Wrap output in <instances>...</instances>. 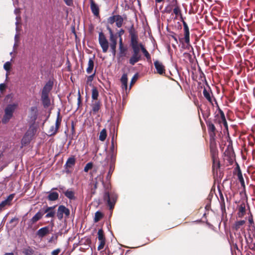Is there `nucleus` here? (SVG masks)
Returning a JSON list of instances; mask_svg holds the SVG:
<instances>
[{
	"mask_svg": "<svg viewBox=\"0 0 255 255\" xmlns=\"http://www.w3.org/2000/svg\"><path fill=\"white\" fill-rule=\"evenodd\" d=\"M124 32H125L124 30V29H121L119 30V32H118L119 36L120 37H122V35L123 34H124Z\"/></svg>",
	"mask_w": 255,
	"mask_h": 255,
	"instance_id": "56",
	"label": "nucleus"
},
{
	"mask_svg": "<svg viewBox=\"0 0 255 255\" xmlns=\"http://www.w3.org/2000/svg\"><path fill=\"white\" fill-rule=\"evenodd\" d=\"M48 195L47 197V199L50 201H54L58 199L59 194L56 192L49 191L47 192Z\"/></svg>",
	"mask_w": 255,
	"mask_h": 255,
	"instance_id": "23",
	"label": "nucleus"
},
{
	"mask_svg": "<svg viewBox=\"0 0 255 255\" xmlns=\"http://www.w3.org/2000/svg\"><path fill=\"white\" fill-rule=\"evenodd\" d=\"M117 199V195L114 192H106L104 195V200L107 202L110 209L114 208Z\"/></svg>",
	"mask_w": 255,
	"mask_h": 255,
	"instance_id": "5",
	"label": "nucleus"
},
{
	"mask_svg": "<svg viewBox=\"0 0 255 255\" xmlns=\"http://www.w3.org/2000/svg\"><path fill=\"white\" fill-rule=\"evenodd\" d=\"M121 81L122 84V88L125 89V90H127L128 87V75L127 74L124 73L123 74L121 79Z\"/></svg>",
	"mask_w": 255,
	"mask_h": 255,
	"instance_id": "28",
	"label": "nucleus"
},
{
	"mask_svg": "<svg viewBox=\"0 0 255 255\" xmlns=\"http://www.w3.org/2000/svg\"><path fill=\"white\" fill-rule=\"evenodd\" d=\"M65 3L68 5L71 6L73 4V0H63Z\"/></svg>",
	"mask_w": 255,
	"mask_h": 255,
	"instance_id": "54",
	"label": "nucleus"
},
{
	"mask_svg": "<svg viewBox=\"0 0 255 255\" xmlns=\"http://www.w3.org/2000/svg\"><path fill=\"white\" fill-rule=\"evenodd\" d=\"M249 222L251 225L254 223L252 216H251L250 217H249Z\"/></svg>",
	"mask_w": 255,
	"mask_h": 255,
	"instance_id": "58",
	"label": "nucleus"
},
{
	"mask_svg": "<svg viewBox=\"0 0 255 255\" xmlns=\"http://www.w3.org/2000/svg\"><path fill=\"white\" fill-rule=\"evenodd\" d=\"M17 107V103H13L7 105L4 109V115L1 119L2 124H5L9 121L12 118L13 113Z\"/></svg>",
	"mask_w": 255,
	"mask_h": 255,
	"instance_id": "2",
	"label": "nucleus"
},
{
	"mask_svg": "<svg viewBox=\"0 0 255 255\" xmlns=\"http://www.w3.org/2000/svg\"><path fill=\"white\" fill-rule=\"evenodd\" d=\"M76 162L75 158L74 156L70 157L68 158L65 164V166L66 168L69 167L70 168L74 166Z\"/></svg>",
	"mask_w": 255,
	"mask_h": 255,
	"instance_id": "30",
	"label": "nucleus"
},
{
	"mask_svg": "<svg viewBox=\"0 0 255 255\" xmlns=\"http://www.w3.org/2000/svg\"><path fill=\"white\" fill-rule=\"evenodd\" d=\"M65 196L70 200L75 199V193L71 189H68L64 192Z\"/></svg>",
	"mask_w": 255,
	"mask_h": 255,
	"instance_id": "32",
	"label": "nucleus"
},
{
	"mask_svg": "<svg viewBox=\"0 0 255 255\" xmlns=\"http://www.w3.org/2000/svg\"><path fill=\"white\" fill-rule=\"evenodd\" d=\"M44 213L41 211H39L30 220L29 222L31 225L34 224L38 220H39L42 216Z\"/></svg>",
	"mask_w": 255,
	"mask_h": 255,
	"instance_id": "22",
	"label": "nucleus"
},
{
	"mask_svg": "<svg viewBox=\"0 0 255 255\" xmlns=\"http://www.w3.org/2000/svg\"><path fill=\"white\" fill-rule=\"evenodd\" d=\"M14 13L16 15V21L15 22V24L17 25L18 23V21L20 19V17L19 16V13H20V9L18 8H15L14 10Z\"/></svg>",
	"mask_w": 255,
	"mask_h": 255,
	"instance_id": "45",
	"label": "nucleus"
},
{
	"mask_svg": "<svg viewBox=\"0 0 255 255\" xmlns=\"http://www.w3.org/2000/svg\"><path fill=\"white\" fill-rule=\"evenodd\" d=\"M10 63L9 62H6L4 64L3 68L6 71H8L10 69Z\"/></svg>",
	"mask_w": 255,
	"mask_h": 255,
	"instance_id": "51",
	"label": "nucleus"
},
{
	"mask_svg": "<svg viewBox=\"0 0 255 255\" xmlns=\"http://www.w3.org/2000/svg\"><path fill=\"white\" fill-rule=\"evenodd\" d=\"M107 137V131L105 128L103 129L100 133L99 135V139L101 141H104Z\"/></svg>",
	"mask_w": 255,
	"mask_h": 255,
	"instance_id": "38",
	"label": "nucleus"
},
{
	"mask_svg": "<svg viewBox=\"0 0 255 255\" xmlns=\"http://www.w3.org/2000/svg\"><path fill=\"white\" fill-rule=\"evenodd\" d=\"M61 121H62V119H61V118L60 117V112L59 111L57 113L55 127L57 128H59L60 125L61 124Z\"/></svg>",
	"mask_w": 255,
	"mask_h": 255,
	"instance_id": "42",
	"label": "nucleus"
},
{
	"mask_svg": "<svg viewBox=\"0 0 255 255\" xmlns=\"http://www.w3.org/2000/svg\"><path fill=\"white\" fill-rule=\"evenodd\" d=\"M116 24L118 27H121L123 23L124 19L120 15H116Z\"/></svg>",
	"mask_w": 255,
	"mask_h": 255,
	"instance_id": "33",
	"label": "nucleus"
},
{
	"mask_svg": "<svg viewBox=\"0 0 255 255\" xmlns=\"http://www.w3.org/2000/svg\"><path fill=\"white\" fill-rule=\"evenodd\" d=\"M24 255H32L34 253V250L30 247L25 248L23 251Z\"/></svg>",
	"mask_w": 255,
	"mask_h": 255,
	"instance_id": "41",
	"label": "nucleus"
},
{
	"mask_svg": "<svg viewBox=\"0 0 255 255\" xmlns=\"http://www.w3.org/2000/svg\"><path fill=\"white\" fill-rule=\"evenodd\" d=\"M107 29L108 30L110 33V46L111 50V52L114 56L116 55V46L117 44V36L116 34H114L112 29L108 26L107 27Z\"/></svg>",
	"mask_w": 255,
	"mask_h": 255,
	"instance_id": "6",
	"label": "nucleus"
},
{
	"mask_svg": "<svg viewBox=\"0 0 255 255\" xmlns=\"http://www.w3.org/2000/svg\"><path fill=\"white\" fill-rule=\"evenodd\" d=\"M55 208V206H52V207H47L46 209L44 210L43 213L44 214L45 213H46L45 215V218H53L54 217L55 215V211L54 210V209Z\"/></svg>",
	"mask_w": 255,
	"mask_h": 255,
	"instance_id": "15",
	"label": "nucleus"
},
{
	"mask_svg": "<svg viewBox=\"0 0 255 255\" xmlns=\"http://www.w3.org/2000/svg\"><path fill=\"white\" fill-rule=\"evenodd\" d=\"M214 101L215 102V104L217 107V110L218 111L219 113L216 115L215 116V122L218 123L219 124H223L226 130H228V127L227 122L226 121L225 114L223 111L219 108L218 106V104L216 101V100L214 98Z\"/></svg>",
	"mask_w": 255,
	"mask_h": 255,
	"instance_id": "3",
	"label": "nucleus"
},
{
	"mask_svg": "<svg viewBox=\"0 0 255 255\" xmlns=\"http://www.w3.org/2000/svg\"><path fill=\"white\" fill-rule=\"evenodd\" d=\"M98 240L99 241H105L104 232L102 229H99L98 232Z\"/></svg>",
	"mask_w": 255,
	"mask_h": 255,
	"instance_id": "43",
	"label": "nucleus"
},
{
	"mask_svg": "<svg viewBox=\"0 0 255 255\" xmlns=\"http://www.w3.org/2000/svg\"><path fill=\"white\" fill-rule=\"evenodd\" d=\"M132 55L129 59V63L131 65H134L136 63L141 60V48L140 47H131Z\"/></svg>",
	"mask_w": 255,
	"mask_h": 255,
	"instance_id": "4",
	"label": "nucleus"
},
{
	"mask_svg": "<svg viewBox=\"0 0 255 255\" xmlns=\"http://www.w3.org/2000/svg\"><path fill=\"white\" fill-rule=\"evenodd\" d=\"M94 66V62L93 58H90L89 59L88 63V67L86 69V72L88 74H91L93 70Z\"/></svg>",
	"mask_w": 255,
	"mask_h": 255,
	"instance_id": "27",
	"label": "nucleus"
},
{
	"mask_svg": "<svg viewBox=\"0 0 255 255\" xmlns=\"http://www.w3.org/2000/svg\"><path fill=\"white\" fill-rule=\"evenodd\" d=\"M116 15L109 17L108 18V22L111 24H113L116 21Z\"/></svg>",
	"mask_w": 255,
	"mask_h": 255,
	"instance_id": "49",
	"label": "nucleus"
},
{
	"mask_svg": "<svg viewBox=\"0 0 255 255\" xmlns=\"http://www.w3.org/2000/svg\"><path fill=\"white\" fill-rule=\"evenodd\" d=\"M65 188L64 186L62 185H59L58 187L56 188H53L51 190H59V191H64L65 190Z\"/></svg>",
	"mask_w": 255,
	"mask_h": 255,
	"instance_id": "52",
	"label": "nucleus"
},
{
	"mask_svg": "<svg viewBox=\"0 0 255 255\" xmlns=\"http://www.w3.org/2000/svg\"><path fill=\"white\" fill-rule=\"evenodd\" d=\"M206 124L210 136L212 138H214L215 136L216 130V128L214 125L211 121H208Z\"/></svg>",
	"mask_w": 255,
	"mask_h": 255,
	"instance_id": "17",
	"label": "nucleus"
},
{
	"mask_svg": "<svg viewBox=\"0 0 255 255\" xmlns=\"http://www.w3.org/2000/svg\"><path fill=\"white\" fill-rule=\"evenodd\" d=\"M13 1V3L14 5H15V4H17L18 3V0H12Z\"/></svg>",
	"mask_w": 255,
	"mask_h": 255,
	"instance_id": "63",
	"label": "nucleus"
},
{
	"mask_svg": "<svg viewBox=\"0 0 255 255\" xmlns=\"http://www.w3.org/2000/svg\"><path fill=\"white\" fill-rule=\"evenodd\" d=\"M53 85V82L49 80L44 86L42 90L41 100L45 108L49 107L50 105V100L49 97V94L52 89Z\"/></svg>",
	"mask_w": 255,
	"mask_h": 255,
	"instance_id": "1",
	"label": "nucleus"
},
{
	"mask_svg": "<svg viewBox=\"0 0 255 255\" xmlns=\"http://www.w3.org/2000/svg\"><path fill=\"white\" fill-rule=\"evenodd\" d=\"M98 40L103 52L106 53L108 50L109 45L108 41L103 32H99Z\"/></svg>",
	"mask_w": 255,
	"mask_h": 255,
	"instance_id": "8",
	"label": "nucleus"
},
{
	"mask_svg": "<svg viewBox=\"0 0 255 255\" xmlns=\"http://www.w3.org/2000/svg\"><path fill=\"white\" fill-rule=\"evenodd\" d=\"M130 45L131 47H140V45H143L141 43L138 42V35H133L132 36H130Z\"/></svg>",
	"mask_w": 255,
	"mask_h": 255,
	"instance_id": "19",
	"label": "nucleus"
},
{
	"mask_svg": "<svg viewBox=\"0 0 255 255\" xmlns=\"http://www.w3.org/2000/svg\"><path fill=\"white\" fill-rule=\"evenodd\" d=\"M165 10L167 13H169L171 11V8L169 5H168L165 7Z\"/></svg>",
	"mask_w": 255,
	"mask_h": 255,
	"instance_id": "55",
	"label": "nucleus"
},
{
	"mask_svg": "<svg viewBox=\"0 0 255 255\" xmlns=\"http://www.w3.org/2000/svg\"><path fill=\"white\" fill-rule=\"evenodd\" d=\"M140 48H141V52H142L144 56L147 59V61L151 63V58L150 54L148 52V51L146 49L144 45H140Z\"/></svg>",
	"mask_w": 255,
	"mask_h": 255,
	"instance_id": "26",
	"label": "nucleus"
},
{
	"mask_svg": "<svg viewBox=\"0 0 255 255\" xmlns=\"http://www.w3.org/2000/svg\"><path fill=\"white\" fill-rule=\"evenodd\" d=\"M36 131V128L34 127V125H32L31 124L30 126H29V128L27 130V131L25 132L26 134L28 135L31 138H32V137L34 136L35 133Z\"/></svg>",
	"mask_w": 255,
	"mask_h": 255,
	"instance_id": "25",
	"label": "nucleus"
},
{
	"mask_svg": "<svg viewBox=\"0 0 255 255\" xmlns=\"http://www.w3.org/2000/svg\"><path fill=\"white\" fill-rule=\"evenodd\" d=\"M114 168H115V166H114V165L113 163H111L110 164V168H109V171H108V173L107 175V176H106V180L107 181H109L111 179V175L114 170Z\"/></svg>",
	"mask_w": 255,
	"mask_h": 255,
	"instance_id": "35",
	"label": "nucleus"
},
{
	"mask_svg": "<svg viewBox=\"0 0 255 255\" xmlns=\"http://www.w3.org/2000/svg\"><path fill=\"white\" fill-rule=\"evenodd\" d=\"M128 32H129L130 37L132 36L133 35L134 36V35H137L133 25H132L130 26V27L129 28Z\"/></svg>",
	"mask_w": 255,
	"mask_h": 255,
	"instance_id": "46",
	"label": "nucleus"
},
{
	"mask_svg": "<svg viewBox=\"0 0 255 255\" xmlns=\"http://www.w3.org/2000/svg\"><path fill=\"white\" fill-rule=\"evenodd\" d=\"M173 4L175 6L173 8V13L176 15V16H179L182 14L181 10L180 7L177 4L176 0H174L172 1Z\"/></svg>",
	"mask_w": 255,
	"mask_h": 255,
	"instance_id": "29",
	"label": "nucleus"
},
{
	"mask_svg": "<svg viewBox=\"0 0 255 255\" xmlns=\"http://www.w3.org/2000/svg\"><path fill=\"white\" fill-rule=\"evenodd\" d=\"M123 41H122V38L120 37V40H119V47H123Z\"/></svg>",
	"mask_w": 255,
	"mask_h": 255,
	"instance_id": "59",
	"label": "nucleus"
},
{
	"mask_svg": "<svg viewBox=\"0 0 255 255\" xmlns=\"http://www.w3.org/2000/svg\"><path fill=\"white\" fill-rule=\"evenodd\" d=\"M110 150L111 152V158L112 160H115V147H114V139L113 138L112 140L111 141V146L110 147Z\"/></svg>",
	"mask_w": 255,
	"mask_h": 255,
	"instance_id": "37",
	"label": "nucleus"
},
{
	"mask_svg": "<svg viewBox=\"0 0 255 255\" xmlns=\"http://www.w3.org/2000/svg\"><path fill=\"white\" fill-rule=\"evenodd\" d=\"M96 74V70H95L94 72L91 74V75H89L87 77V80H86V84L87 85H89V86H91L92 85V81L94 80V78Z\"/></svg>",
	"mask_w": 255,
	"mask_h": 255,
	"instance_id": "36",
	"label": "nucleus"
},
{
	"mask_svg": "<svg viewBox=\"0 0 255 255\" xmlns=\"http://www.w3.org/2000/svg\"><path fill=\"white\" fill-rule=\"evenodd\" d=\"M58 129L59 128L54 126H51L48 132L49 135L52 136L55 135L57 133Z\"/></svg>",
	"mask_w": 255,
	"mask_h": 255,
	"instance_id": "40",
	"label": "nucleus"
},
{
	"mask_svg": "<svg viewBox=\"0 0 255 255\" xmlns=\"http://www.w3.org/2000/svg\"><path fill=\"white\" fill-rule=\"evenodd\" d=\"M49 233V228L48 226L44 227L39 229L36 232V235L40 239H42Z\"/></svg>",
	"mask_w": 255,
	"mask_h": 255,
	"instance_id": "16",
	"label": "nucleus"
},
{
	"mask_svg": "<svg viewBox=\"0 0 255 255\" xmlns=\"http://www.w3.org/2000/svg\"><path fill=\"white\" fill-rule=\"evenodd\" d=\"M171 37L174 39V40L175 41V42L176 43H178V40H177V38H176V37L174 35H172Z\"/></svg>",
	"mask_w": 255,
	"mask_h": 255,
	"instance_id": "61",
	"label": "nucleus"
},
{
	"mask_svg": "<svg viewBox=\"0 0 255 255\" xmlns=\"http://www.w3.org/2000/svg\"><path fill=\"white\" fill-rule=\"evenodd\" d=\"M15 194H11L7 196L6 199L0 203V211L2 210L6 205H10L11 202L14 197Z\"/></svg>",
	"mask_w": 255,
	"mask_h": 255,
	"instance_id": "13",
	"label": "nucleus"
},
{
	"mask_svg": "<svg viewBox=\"0 0 255 255\" xmlns=\"http://www.w3.org/2000/svg\"><path fill=\"white\" fill-rule=\"evenodd\" d=\"M93 167V163L92 162H88L87 163L84 167V171L87 172Z\"/></svg>",
	"mask_w": 255,
	"mask_h": 255,
	"instance_id": "48",
	"label": "nucleus"
},
{
	"mask_svg": "<svg viewBox=\"0 0 255 255\" xmlns=\"http://www.w3.org/2000/svg\"><path fill=\"white\" fill-rule=\"evenodd\" d=\"M98 150H99V147L97 146V145L96 144L95 145V149L93 150V152L95 153H96L98 152Z\"/></svg>",
	"mask_w": 255,
	"mask_h": 255,
	"instance_id": "60",
	"label": "nucleus"
},
{
	"mask_svg": "<svg viewBox=\"0 0 255 255\" xmlns=\"http://www.w3.org/2000/svg\"><path fill=\"white\" fill-rule=\"evenodd\" d=\"M246 213V205L243 202L238 206L237 216L239 218H243Z\"/></svg>",
	"mask_w": 255,
	"mask_h": 255,
	"instance_id": "20",
	"label": "nucleus"
},
{
	"mask_svg": "<svg viewBox=\"0 0 255 255\" xmlns=\"http://www.w3.org/2000/svg\"><path fill=\"white\" fill-rule=\"evenodd\" d=\"M101 102L99 101H92L91 107L92 108L91 112L93 114H96L100 110L101 106Z\"/></svg>",
	"mask_w": 255,
	"mask_h": 255,
	"instance_id": "14",
	"label": "nucleus"
},
{
	"mask_svg": "<svg viewBox=\"0 0 255 255\" xmlns=\"http://www.w3.org/2000/svg\"><path fill=\"white\" fill-rule=\"evenodd\" d=\"M99 92L96 87L93 88L92 90V101H98Z\"/></svg>",
	"mask_w": 255,
	"mask_h": 255,
	"instance_id": "34",
	"label": "nucleus"
},
{
	"mask_svg": "<svg viewBox=\"0 0 255 255\" xmlns=\"http://www.w3.org/2000/svg\"><path fill=\"white\" fill-rule=\"evenodd\" d=\"M5 88V85L4 83L0 84V91L2 92Z\"/></svg>",
	"mask_w": 255,
	"mask_h": 255,
	"instance_id": "57",
	"label": "nucleus"
},
{
	"mask_svg": "<svg viewBox=\"0 0 255 255\" xmlns=\"http://www.w3.org/2000/svg\"><path fill=\"white\" fill-rule=\"evenodd\" d=\"M180 16V19L181 21L183 23V30H184V39L185 41V42L187 44V46H190V31L189 27L187 24V23L185 21L184 18L183 17L182 14L179 15Z\"/></svg>",
	"mask_w": 255,
	"mask_h": 255,
	"instance_id": "7",
	"label": "nucleus"
},
{
	"mask_svg": "<svg viewBox=\"0 0 255 255\" xmlns=\"http://www.w3.org/2000/svg\"><path fill=\"white\" fill-rule=\"evenodd\" d=\"M203 94L204 97L208 100L209 102H210L212 105L213 104V100L212 99V93L210 88L208 90L204 88L203 91Z\"/></svg>",
	"mask_w": 255,
	"mask_h": 255,
	"instance_id": "21",
	"label": "nucleus"
},
{
	"mask_svg": "<svg viewBox=\"0 0 255 255\" xmlns=\"http://www.w3.org/2000/svg\"><path fill=\"white\" fill-rule=\"evenodd\" d=\"M99 242H100V244L99 245V246L98 247V250L99 251L102 250L104 248L105 244V241H99Z\"/></svg>",
	"mask_w": 255,
	"mask_h": 255,
	"instance_id": "50",
	"label": "nucleus"
},
{
	"mask_svg": "<svg viewBox=\"0 0 255 255\" xmlns=\"http://www.w3.org/2000/svg\"><path fill=\"white\" fill-rule=\"evenodd\" d=\"M154 65L157 73L159 75H163L165 73V67L162 62L158 60H156L154 62Z\"/></svg>",
	"mask_w": 255,
	"mask_h": 255,
	"instance_id": "12",
	"label": "nucleus"
},
{
	"mask_svg": "<svg viewBox=\"0 0 255 255\" xmlns=\"http://www.w3.org/2000/svg\"><path fill=\"white\" fill-rule=\"evenodd\" d=\"M70 214V210L64 205H60L58 207L57 213V217L59 220H61L63 218V214L65 217L67 218Z\"/></svg>",
	"mask_w": 255,
	"mask_h": 255,
	"instance_id": "9",
	"label": "nucleus"
},
{
	"mask_svg": "<svg viewBox=\"0 0 255 255\" xmlns=\"http://www.w3.org/2000/svg\"><path fill=\"white\" fill-rule=\"evenodd\" d=\"M103 217V215L101 212L97 211L95 214L94 222H98Z\"/></svg>",
	"mask_w": 255,
	"mask_h": 255,
	"instance_id": "44",
	"label": "nucleus"
},
{
	"mask_svg": "<svg viewBox=\"0 0 255 255\" xmlns=\"http://www.w3.org/2000/svg\"><path fill=\"white\" fill-rule=\"evenodd\" d=\"M119 55L120 57L124 56L126 54V51L127 50L126 48L123 47H119Z\"/></svg>",
	"mask_w": 255,
	"mask_h": 255,
	"instance_id": "47",
	"label": "nucleus"
},
{
	"mask_svg": "<svg viewBox=\"0 0 255 255\" xmlns=\"http://www.w3.org/2000/svg\"><path fill=\"white\" fill-rule=\"evenodd\" d=\"M246 221L245 220H240L236 221L233 226V228L238 231L240 229L242 226H243L246 223Z\"/></svg>",
	"mask_w": 255,
	"mask_h": 255,
	"instance_id": "31",
	"label": "nucleus"
},
{
	"mask_svg": "<svg viewBox=\"0 0 255 255\" xmlns=\"http://www.w3.org/2000/svg\"><path fill=\"white\" fill-rule=\"evenodd\" d=\"M60 252V249H57L52 252L51 255H58Z\"/></svg>",
	"mask_w": 255,
	"mask_h": 255,
	"instance_id": "53",
	"label": "nucleus"
},
{
	"mask_svg": "<svg viewBox=\"0 0 255 255\" xmlns=\"http://www.w3.org/2000/svg\"><path fill=\"white\" fill-rule=\"evenodd\" d=\"M38 116L37 108L35 106L31 107L30 109L28 122L34 125Z\"/></svg>",
	"mask_w": 255,
	"mask_h": 255,
	"instance_id": "10",
	"label": "nucleus"
},
{
	"mask_svg": "<svg viewBox=\"0 0 255 255\" xmlns=\"http://www.w3.org/2000/svg\"><path fill=\"white\" fill-rule=\"evenodd\" d=\"M211 151L212 153L213 170L214 173L216 171V173H217L218 170L220 167V163L218 158L216 157V152L215 150H214L213 148H211Z\"/></svg>",
	"mask_w": 255,
	"mask_h": 255,
	"instance_id": "11",
	"label": "nucleus"
},
{
	"mask_svg": "<svg viewBox=\"0 0 255 255\" xmlns=\"http://www.w3.org/2000/svg\"><path fill=\"white\" fill-rule=\"evenodd\" d=\"M31 139L32 138L30 137L29 136H28L27 134L25 133L21 140L22 144H26L27 143H29L30 142Z\"/></svg>",
	"mask_w": 255,
	"mask_h": 255,
	"instance_id": "39",
	"label": "nucleus"
},
{
	"mask_svg": "<svg viewBox=\"0 0 255 255\" xmlns=\"http://www.w3.org/2000/svg\"><path fill=\"white\" fill-rule=\"evenodd\" d=\"M238 179L240 182L241 183V186L243 188V191H246V185L245 181L242 173V172L240 169L239 170L237 173Z\"/></svg>",
	"mask_w": 255,
	"mask_h": 255,
	"instance_id": "24",
	"label": "nucleus"
},
{
	"mask_svg": "<svg viewBox=\"0 0 255 255\" xmlns=\"http://www.w3.org/2000/svg\"><path fill=\"white\" fill-rule=\"evenodd\" d=\"M4 255H14L13 253H6Z\"/></svg>",
	"mask_w": 255,
	"mask_h": 255,
	"instance_id": "64",
	"label": "nucleus"
},
{
	"mask_svg": "<svg viewBox=\"0 0 255 255\" xmlns=\"http://www.w3.org/2000/svg\"><path fill=\"white\" fill-rule=\"evenodd\" d=\"M90 8L92 12L95 16H99V7L93 0H90Z\"/></svg>",
	"mask_w": 255,
	"mask_h": 255,
	"instance_id": "18",
	"label": "nucleus"
},
{
	"mask_svg": "<svg viewBox=\"0 0 255 255\" xmlns=\"http://www.w3.org/2000/svg\"><path fill=\"white\" fill-rule=\"evenodd\" d=\"M135 78H136V74H135V75H134V76L133 77L131 81V84L133 82V81H134V79Z\"/></svg>",
	"mask_w": 255,
	"mask_h": 255,
	"instance_id": "62",
	"label": "nucleus"
}]
</instances>
